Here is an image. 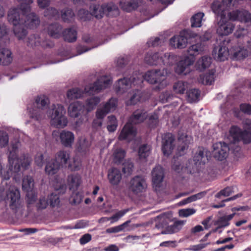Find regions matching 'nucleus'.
<instances>
[{"mask_svg": "<svg viewBox=\"0 0 251 251\" xmlns=\"http://www.w3.org/2000/svg\"><path fill=\"white\" fill-rule=\"evenodd\" d=\"M214 72L211 71L204 76L200 75L199 81L203 84L211 85L214 81Z\"/></svg>", "mask_w": 251, "mask_h": 251, "instance_id": "nucleus-48", "label": "nucleus"}, {"mask_svg": "<svg viewBox=\"0 0 251 251\" xmlns=\"http://www.w3.org/2000/svg\"><path fill=\"white\" fill-rule=\"evenodd\" d=\"M111 83L110 76H101L94 83L86 86L84 91L78 88L69 90L67 93V98L69 100H73L83 97L85 95H94L109 87Z\"/></svg>", "mask_w": 251, "mask_h": 251, "instance_id": "nucleus-3", "label": "nucleus"}, {"mask_svg": "<svg viewBox=\"0 0 251 251\" xmlns=\"http://www.w3.org/2000/svg\"><path fill=\"white\" fill-rule=\"evenodd\" d=\"M192 141L193 139L191 136L182 134L179 137L177 151L179 155H182L185 152L188 148V145Z\"/></svg>", "mask_w": 251, "mask_h": 251, "instance_id": "nucleus-20", "label": "nucleus"}, {"mask_svg": "<svg viewBox=\"0 0 251 251\" xmlns=\"http://www.w3.org/2000/svg\"><path fill=\"white\" fill-rule=\"evenodd\" d=\"M60 167L54 159H51L47 162L45 167L46 173L49 176H52L58 172Z\"/></svg>", "mask_w": 251, "mask_h": 251, "instance_id": "nucleus-32", "label": "nucleus"}, {"mask_svg": "<svg viewBox=\"0 0 251 251\" xmlns=\"http://www.w3.org/2000/svg\"><path fill=\"white\" fill-rule=\"evenodd\" d=\"M8 143V137L6 132H0V147H5Z\"/></svg>", "mask_w": 251, "mask_h": 251, "instance_id": "nucleus-59", "label": "nucleus"}, {"mask_svg": "<svg viewBox=\"0 0 251 251\" xmlns=\"http://www.w3.org/2000/svg\"><path fill=\"white\" fill-rule=\"evenodd\" d=\"M187 43V37L184 32H181L170 40V45L174 49H183L186 47Z\"/></svg>", "mask_w": 251, "mask_h": 251, "instance_id": "nucleus-18", "label": "nucleus"}, {"mask_svg": "<svg viewBox=\"0 0 251 251\" xmlns=\"http://www.w3.org/2000/svg\"><path fill=\"white\" fill-rule=\"evenodd\" d=\"M128 209H124L117 212L115 214L111 217V223H114L118 221L122 217H123L127 211Z\"/></svg>", "mask_w": 251, "mask_h": 251, "instance_id": "nucleus-58", "label": "nucleus"}, {"mask_svg": "<svg viewBox=\"0 0 251 251\" xmlns=\"http://www.w3.org/2000/svg\"><path fill=\"white\" fill-rule=\"evenodd\" d=\"M203 16L204 14L201 12L194 15L191 19L192 26L193 27H200L201 25V21Z\"/></svg>", "mask_w": 251, "mask_h": 251, "instance_id": "nucleus-52", "label": "nucleus"}, {"mask_svg": "<svg viewBox=\"0 0 251 251\" xmlns=\"http://www.w3.org/2000/svg\"><path fill=\"white\" fill-rule=\"evenodd\" d=\"M92 15L97 19H100L104 15L113 16L119 14L118 7L113 3L94 4L91 6Z\"/></svg>", "mask_w": 251, "mask_h": 251, "instance_id": "nucleus-10", "label": "nucleus"}, {"mask_svg": "<svg viewBox=\"0 0 251 251\" xmlns=\"http://www.w3.org/2000/svg\"><path fill=\"white\" fill-rule=\"evenodd\" d=\"M195 59L189 56H181L175 67V72L178 74L186 75L190 72V67L194 64Z\"/></svg>", "mask_w": 251, "mask_h": 251, "instance_id": "nucleus-12", "label": "nucleus"}, {"mask_svg": "<svg viewBox=\"0 0 251 251\" xmlns=\"http://www.w3.org/2000/svg\"><path fill=\"white\" fill-rule=\"evenodd\" d=\"M161 52L154 53L149 52L147 54L145 61L150 65H156L161 63Z\"/></svg>", "mask_w": 251, "mask_h": 251, "instance_id": "nucleus-37", "label": "nucleus"}, {"mask_svg": "<svg viewBox=\"0 0 251 251\" xmlns=\"http://www.w3.org/2000/svg\"><path fill=\"white\" fill-rule=\"evenodd\" d=\"M142 0H131L130 1H121L120 5L124 10L129 12L142 5Z\"/></svg>", "mask_w": 251, "mask_h": 251, "instance_id": "nucleus-27", "label": "nucleus"}, {"mask_svg": "<svg viewBox=\"0 0 251 251\" xmlns=\"http://www.w3.org/2000/svg\"><path fill=\"white\" fill-rule=\"evenodd\" d=\"M27 42L29 46H37L40 44V38L38 35H32L28 37Z\"/></svg>", "mask_w": 251, "mask_h": 251, "instance_id": "nucleus-57", "label": "nucleus"}, {"mask_svg": "<svg viewBox=\"0 0 251 251\" xmlns=\"http://www.w3.org/2000/svg\"><path fill=\"white\" fill-rule=\"evenodd\" d=\"M61 27L58 25H51L49 27V33L51 36L58 38L61 33Z\"/></svg>", "mask_w": 251, "mask_h": 251, "instance_id": "nucleus-54", "label": "nucleus"}, {"mask_svg": "<svg viewBox=\"0 0 251 251\" xmlns=\"http://www.w3.org/2000/svg\"><path fill=\"white\" fill-rule=\"evenodd\" d=\"M12 60L11 52L7 49H0V63L4 65L10 64Z\"/></svg>", "mask_w": 251, "mask_h": 251, "instance_id": "nucleus-34", "label": "nucleus"}, {"mask_svg": "<svg viewBox=\"0 0 251 251\" xmlns=\"http://www.w3.org/2000/svg\"><path fill=\"white\" fill-rule=\"evenodd\" d=\"M243 127L246 133H250L251 141V120L247 119L243 122Z\"/></svg>", "mask_w": 251, "mask_h": 251, "instance_id": "nucleus-61", "label": "nucleus"}, {"mask_svg": "<svg viewBox=\"0 0 251 251\" xmlns=\"http://www.w3.org/2000/svg\"><path fill=\"white\" fill-rule=\"evenodd\" d=\"M236 0L214 1L211 5L212 11L216 16V33L220 36H228L233 31L235 25L230 21H239L251 25V14L245 10L229 12L235 4Z\"/></svg>", "mask_w": 251, "mask_h": 251, "instance_id": "nucleus-1", "label": "nucleus"}, {"mask_svg": "<svg viewBox=\"0 0 251 251\" xmlns=\"http://www.w3.org/2000/svg\"><path fill=\"white\" fill-rule=\"evenodd\" d=\"M84 111V105L78 101L73 102L68 107V113L72 117L79 116Z\"/></svg>", "mask_w": 251, "mask_h": 251, "instance_id": "nucleus-24", "label": "nucleus"}, {"mask_svg": "<svg viewBox=\"0 0 251 251\" xmlns=\"http://www.w3.org/2000/svg\"><path fill=\"white\" fill-rule=\"evenodd\" d=\"M172 218L170 213H164L155 218V227L159 229L166 226Z\"/></svg>", "mask_w": 251, "mask_h": 251, "instance_id": "nucleus-26", "label": "nucleus"}, {"mask_svg": "<svg viewBox=\"0 0 251 251\" xmlns=\"http://www.w3.org/2000/svg\"><path fill=\"white\" fill-rule=\"evenodd\" d=\"M25 22H24V27L26 26L33 28L37 27L40 24L39 17L34 13H30V12H28L25 15Z\"/></svg>", "mask_w": 251, "mask_h": 251, "instance_id": "nucleus-22", "label": "nucleus"}, {"mask_svg": "<svg viewBox=\"0 0 251 251\" xmlns=\"http://www.w3.org/2000/svg\"><path fill=\"white\" fill-rule=\"evenodd\" d=\"M200 93L198 89H192L187 93V100L189 102H196L198 100Z\"/></svg>", "mask_w": 251, "mask_h": 251, "instance_id": "nucleus-47", "label": "nucleus"}, {"mask_svg": "<svg viewBox=\"0 0 251 251\" xmlns=\"http://www.w3.org/2000/svg\"><path fill=\"white\" fill-rule=\"evenodd\" d=\"M185 223V220H177L173 225L168 226L165 231H162L161 234L176 233L181 230Z\"/></svg>", "mask_w": 251, "mask_h": 251, "instance_id": "nucleus-30", "label": "nucleus"}, {"mask_svg": "<svg viewBox=\"0 0 251 251\" xmlns=\"http://www.w3.org/2000/svg\"><path fill=\"white\" fill-rule=\"evenodd\" d=\"M20 8L13 7L10 8L7 13V21L13 26V30L15 36L19 40H22L26 36L27 32L24 28L25 17L27 13L20 14Z\"/></svg>", "mask_w": 251, "mask_h": 251, "instance_id": "nucleus-4", "label": "nucleus"}, {"mask_svg": "<svg viewBox=\"0 0 251 251\" xmlns=\"http://www.w3.org/2000/svg\"><path fill=\"white\" fill-rule=\"evenodd\" d=\"M64 39L68 42H72L76 39V32L75 29L70 28L65 30L63 32Z\"/></svg>", "mask_w": 251, "mask_h": 251, "instance_id": "nucleus-44", "label": "nucleus"}, {"mask_svg": "<svg viewBox=\"0 0 251 251\" xmlns=\"http://www.w3.org/2000/svg\"><path fill=\"white\" fill-rule=\"evenodd\" d=\"M80 176L78 174H72L68 176L67 184L70 190L75 191L81 184Z\"/></svg>", "mask_w": 251, "mask_h": 251, "instance_id": "nucleus-25", "label": "nucleus"}, {"mask_svg": "<svg viewBox=\"0 0 251 251\" xmlns=\"http://www.w3.org/2000/svg\"><path fill=\"white\" fill-rule=\"evenodd\" d=\"M151 148L150 146L143 145L141 146L138 151V155L141 159H145L151 153Z\"/></svg>", "mask_w": 251, "mask_h": 251, "instance_id": "nucleus-49", "label": "nucleus"}, {"mask_svg": "<svg viewBox=\"0 0 251 251\" xmlns=\"http://www.w3.org/2000/svg\"><path fill=\"white\" fill-rule=\"evenodd\" d=\"M234 215V214H232L223 216L214 222V225L218 226V227H224L228 226L229 225V221L233 218Z\"/></svg>", "mask_w": 251, "mask_h": 251, "instance_id": "nucleus-42", "label": "nucleus"}, {"mask_svg": "<svg viewBox=\"0 0 251 251\" xmlns=\"http://www.w3.org/2000/svg\"><path fill=\"white\" fill-rule=\"evenodd\" d=\"M225 140L230 146L231 150L235 151L238 147L236 144L239 141H242L245 144L250 143L251 135L250 133H246L244 130L242 131L239 127L232 126L226 135Z\"/></svg>", "mask_w": 251, "mask_h": 251, "instance_id": "nucleus-7", "label": "nucleus"}, {"mask_svg": "<svg viewBox=\"0 0 251 251\" xmlns=\"http://www.w3.org/2000/svg\"><path fill=\"white\" fill-rule=\"evenodd\" d=\"M70 155L68 151L61 150L58 151L55 156V161L60 166L66 165L70 159Z\"/></svg>", "mask_w": 251, "mask_h": 251, "instance_id": "nucleus-29", "label": "nucleus"}, {"mask_svg": "<svg viewBox=\"0 0 251 251\" xmlns=\"http://www.w3.org/2000/svg\"><path fill=\"white\" fill-rule=\"evenodd\" d=\"M78 16L81 20L86 21L90 18L91 14L88 11L81 9L78 12Z\"/></svg>", "mask_w": 251, "mask_h": 251, "instance_id": "nucleus-62", "label": "nucleus"}, {"mask_svg": "<svg viewBox=\"0 0 251 251\" xmlns=\"http://www.w3.org/2000/svg\"><path fill=\"white\" fill-rule=\"evenodd\" d=\"M133 169V165L132 163L129 161H127L124 164L123 172L126 175L129 176L132 173Z\"/></svg>", "mask_w": 251, "mask_h": 251, "instance_id": "nucleus-56", "label": "nucleus"}, {"mask_svg": "<svg viewBox=\"0 0 251 251\" xmlns=\"http://www.w3.org/2000/svg\"><path fill=\"white\" fill-rule=\"evenodd\" d=\"M229 54L228 48L224 46H220L215 48L213 51L214 58L220 61H223L227 59Z\"/></svg>", "mask_w": 251, "mask_h": 251, "instance_id": "nucleus-21", "label": "nucleus"}, {"mask_svg": "<svg viewBox=\"0 0 251 251\" xmlns=\"http://www.w3.org/2000/svg\"><path fill=\"white\" fill-rule=\"evenodd\" d=\"M19 3L20 9L25 14L30 12V4L33 2V0H17Z\"/></svg>", "mask_w": 251, "mask_h": 251, "instance_id": "nucleus-46", "label": "nucleus"}, {"mask_svg": "<svg viewBox=\"0 0 251 251\" xmlns=\"http://www.w3.org/2000/svg\"><path fill=\"white\" fill-rule=\"evenodd\" d=\"M12 148L13 150L10 151L8 157L10 167L7 172L8 175L7 176H4L3 177L5 179H8L10 177V174H13L14 179L17 181L19 180V176H20L18 173L20 168L19 163H21L22 166L25 169L29 165L31 159L28 155H24L23 158L20 159L17 158L16 152L17 146H13Z\"/></svg>", "mask_w": 251, "mask_h": 251, "instance_id": "nucleus-5", "label": "nucleus"}, {"mask_svg": "<svg viewBox=\"0 0 251 251\" xmlns=\"http://www.w3.org/2000/svg\"><path fill=\"white\" fill-rule=\"evenodd\" d=\"M196 212V210L193 208L181 209L178 210V214L180 217L186 218L189 217Z\"/></svg>", "mask_w": 251, "mask_h": 251, "instance_id": "nucleus-53", "label": "nucleus"}, {"mask_svg": "<svg viewBox=\"0 0 251 251\" xmlns=\"http://www.w3.org/2000/svg\"><path fill=\"white\" fill-rule=\"evenodd\" d=\"M52 135L53 138H56L59 136L61 143L66 147H71L74 142L75 135L71 131L64 130L59 133L58 131L54 130L52 132Z\"/></svg>", "mask_w": 251, "mask_h": 251, "instance_id": "nucleus-17", "label": "nucleus"}, {"mask_svg": "<svg viewBox=\"0 0 251 251\" xmlns=\"http://www.w3.org/2000/svg\"><path fill=\"white\" fill-rule=\"evenodd\" d=\"M147 114L142 110L135 112L130 118V121L124 127L119 137L120 140L129 141L135 136L136 130L132 124H136L143 122L146 118Z\"/></svg>", "mask_w": 251, "mask_h": 251, "instance_id": "nucleus-6", "label": "nucleus"}, {"mask_svg": "<svg viewBox=\"0 0 251 251\" xmlns=\"http://www.w3.org/2000/svg\"><path fill=\"white\" fill-rule=\"evenodd\" d=\"M164 170L160 166H156L152 171L151 177L153 188L156 191H160L164 188Z\"/></svg>", "mask_w": 251, "mask_h": 251, "instance_id": "nucleus-13", "label": "nucleus"}, {"mask_svg": "<svg viewBox=\"0 0 251 251\" xmlns=\"http://www.w3.org/2000/svg\"><path fill=\"white\" fill-rule=\"evenodd\" d=\"M9 29L7 25L2 23H0V40L6 43L9 41Z\"/></svg>", "mask_w": 251, "mask_h": 251, "instance_id": "nucleus-39", "label": "nucleus"}, {"mask_svg": "<svg viewBox=\"0 0 251 251\" xmlns=\"http://www.w3.org/2000/svg\"><path fill=\"white\" fill-rule=\"evenodd\" d=\"M117 106L116 99L111 98L107 101L102 103L96 111V116L98 118H104L109 112L114 111Z\"/></svg>", "mask_w": 251, "mask_h": 251, "instance_id": "nucleus-15", "label": "nucleus"}, {"mask_svg": "<svg viewBox=\"0 0 251 251\" xmlns=\"http://www.w3.org/2000/svg\"><path fill=\"white\" fill-rule=\"evenodd\" d=\"M204 50L205 47L203 44L198 43L190 46L187 50V53L188 56L195 58V56L201 54Z\"/></svg>", "mask_w": 251, "mask_h": 251, "instance_id": "nucleus-31", "label": "nucleus"}, {"mask_svg": "<svg viewBox=\"0 0 251 251\" xmlns=\"http://www.w3.org/2000/svg\"><path fill=\"white\" fill-rule=\"evenodd\" d=\"M208 160L207 150L203 149H200L194 157L192 166L193 167V164L195 165L204 164Z\"/></svg>", "mask_w": 251, "mask_h": 251, "instance_id": "nucleus-23", "label": "nucleus"}, {"mask_svg": "<svg viewBox=\"0 0 251 251\" xmlns=\"http://www.w3.org/2000/svg\"><path fill=\"white\" fill-rule=\"evenodd\" d=\"M213 148L212 155L219 160L225 159L228 156L229 150H231L230 146L225 142L216 143L213 145Z\"/></svg>", "mask_w": 251, "mask_h": 251, "instance_id": "nucleus-14", "label": "nucleus"}, {"mask_svg": "<svg viewBox=\"0 0 251 251\" xmlns=\"http://www.w3.org/2000/svg\"><path fill=\"white\" fill-rule=\"evenodd\" d=\"M161 63L167 66H172L178 60L177 56L174 54L170 53H163L161 52Z\"/></svg>", "mask_w": 251, "mask_h": 251, "instance_id": "nucleus-33", "label": "nucleus"}, {"mask_svg": "<svg viewBox=\"0 0 251 251\" xmlns=\"http://www.w3.org/2000/svg\"><path fill=\"white\" fill-rule=\"evenodd\" d=\"M108 179L110 183L113 185L119 184L122 179V175L119 170L112 168L108 174Z\"/></svg>", "mask_w": 251, "mask_h": 251, "instance_id": "nucleus-28", "label": "nucleus"}, {"mask_svg": "<svg viewBox=\"0 0 251 251\" xmlns=\"http://www.w3.org/2000/svg\"><path fill=\"white\" fill-rule=\"evenodd\" d=\"M211 63V57L207 55H204L198 60L196 62V66L198 70L201 71L207 68H208Z\"/></svg>", "mask_w": 251, "mask_h": 251, "instance_id": "nucleus-35", "label": "nucleus"}, {"mask_svg": "<svg viewBox=\"0 0 251 251\" xmlns=\"http://www.w3.org/2000/svg\"><path fill=\"white\" fill-rule=\"evenodd\" d=\"M81 166V162L80 160L77 158H74L73 162L69 164V167L72 170H77L80 168Z\"/></svg>", "mask_w": 251, "mask_h": 251, "instance_id": "nucleus-63", "label": "nucleus"}, {"mask_svg": "<svg viewBox=\"0 0 251 251\" xmlns=\"http://www.w3.org/2000/svg\"><path fill=\"white\" fill-rule=\"evenodd\" d=\"M129 99L126 100L127 105L136 104L141 100V93L138 90H135L130 93Z\"/></svg>", "mask_w": 251, "mask_h": 251, "instance_id": "nucleus-40", "label": "nucleus"}, {"mask_svg": "<svg viewBox=\"0 0 251 251\" xmlns=\"http://www.w3.org/2000/svg\"><path fill=\"white\" fill-rule=\"evenodd\" d=\"M130 221L128 220L121 225L107 228L106 230V232L108 233H117L121 231H123L128 226V224L130 223Z\"/></svg>", "mask_w": 251, "mask_h": 251, "instance_id": "nucleus-51", "label": "nucleus"}, {"mask_svg": "<svg viewBox=\"0 0 251 251\" xmlns=\"http://www.w3.org/2000/svg\"><path fill=\"white\" fill-rule=\"evenodd\" d=\"M107 128L109 132L115 131L118 126V123L116 117L113 115L107 117Z\"/></svg>", "mask_w": 251, "mask_h": 251, "instance_id": "nucleus-50", "label": "nucleus"}, {"mask_svg": "<svg viewBox=\"0 0 251 251\" xmlns=\"http://www.w3.org/2000/svg\"><path fill=\"white\" fill-rule=\"evenodd\" d=\"M233 192V188L232 187H226L225 189L221 190L216 195V197L220 198L221 196L227 197L231 194Z\"/></svg>", "mask_w": 251, "mask_h": 251, "instance_id": "nucleus-60", "label": "nucleus"}, {"mask_svg": "<svg viewBox=\"0 0 251 251\" xmlns=\"http://www.w3.org/2000/svg\"><path fill=\"white\" fill-rule=\"evenodd\" d=\"M74 16V13L71 9H66L61 12V18L64 22H69Z\"/></svg>", "mask_w": 251, "mask_h": 251, "instance_id": "nucleus-55", "label": "nucleus"}, {"mask_svg": "<svg viewBox=\"0 0 251 251\" xmlns=\"http://www.w3.org/2000/svg\"><path fill=\"white\" fill-rule=\"evenodd\" d=\"M188 88V84L186 82L178 81L173 86V90L177 94H182Z\"/></svg>", "mask_w": 251, "mask_h": 251, "instance_id": "nucleus-43", "label": "nucleus"}, {"mask_svg": "<svg viewBox=\"0 0 251 251\" xmlns=\"http://www.w3.org/2000/svg\"><path fill=\"white\" fill-rule=\"evenodd\" d=\"M142 82L141 76H133L130 79L124 78L119 79L115 85L117 93L122 94L132 87V85H139Z\"/></svg>", "mask_w": 251, "mask_h": 251, "instance_id": "nucleus-11", "label": "nucleus"}, {"mask_svg": "<svg viewBox=\"0 0 251 251\" xmlns=\"http://www.w3.org/2000/svg\"><path fill=\"white\" fill-rule=\"evenodd\" d=\"M49 100L45 96L37 97L35 102L31 107H28V115L30 118L36 121L43 119L46 117L45 113L50 120L51 125L56 127H64L68 123L65 116L66 111L61 104H52L48 109Z\"/></svg>", "mask_w": 251, "mask_h": 251, "instance_id": "nucleus-2", "label": "nucleus"}, {"mask_svg": "<svg viewBox=\"0 0 251 251\" xmlns=\"http://www.w3.org/2000/svg\"><path fill=\"white\" fill-rule=\"evenodd\" d=\"M125 151L120 148L115 147L113 150L112 159L115 163H120L125 157Z\"/></svg>", "mask_w": 251, "mask_h": 251, "instance_id": "nucleus-36", "label": "nucleus"}, {"mask_svg": "<svg viewBox=\"0 0 251 251\" xmlns=\"http://www.w3.org/2000/svg\"><path fill=\"white\" fill-rule=\"evenodd\" d=\"M231 53H233L234 58L237 60H241L248 56L249 51L244 48L238 47L233 49V52L231 51Z\"/></svg>", "mask_w": 251, "mask_h": 251, "instance_id": "nucleus-38", "label": "nucleus"}, {"mask_svg": "<svg viewBox=\"0 0 251 251\" xmlns=\"http://www.w3.org/2000/svg\"><path fill=\"white\" fill-rule=\"evenodd\" d=\"M48 205L47 199L45 197L41 198L36 204V206L39 209H45Z\"/></svg>", "mask_w": 251, "mask_h": 251, "instance_id": "nucleus-64", "label": "nucleus"}, {"mask_svg": "<svg viewBox=\"0 0 251 251\" xmlns=\"http://www.w3.org/2000/svg\"><path fill=\"white\" fill-rule=\"evenodd\" d=\"M100 102V98L98 97H94L87 99L85 103L87 111L89 112L92 110Z\"/></svg>", "mask_w": 251, "mask_h": 251, "instance_id": "nucleus-45", "label": "nucleus"}, {"mask_svg": "<svg viewBox=\"0 0 251 251\" xmlns=\"http://www.w3.org/2000/svg\"><path fill=\"white\" fill-rule=\"evenodd\" d=\"M34 186V181L32 178L30 176H27L24 178L23 180L22 187L24 190L28 193L31 192Z\"/></svg>", "mask_w": 251, "mask_h": 251, "instance_id": "nucleus-41", "label": "nucleus"}, {"mask_svg": "<svg viewBox=\"0 0 251 251\" xmlns=\"http://www.w3.org/2000/svg\"><path fill=\"white\" fill-rule=\"evenodd\" d=\"M167 72L165 70L162 71H150L147 72L144 75H138L137 76L143 77L144 79L150 83L155 84V89L160 90L165 87L168 82L166 80ZM143 80V79H142Z\"/></svg>", "mask_w": 251, "mask_h": 251, "instance_id": "nucleus-9", "label": "nucleus"}, {"mask_svg": "<svg viewBox=\"0 0 251 251\" xmlns=\"http://www.w3.org/2000/svg\"><path fill=\"white\" fill-rule=\"evenodd\" d=\"M174 138L170 133L166 134L162 140V150L165 155L168 156L172 152L174 149Z\"/></svg>", "mask_w": 251, "mask_h": 251, "instance_id": "nucleus-19", "label": "nucleus"}, {"mask_svg": "<svg viewBox=\"0 0 251 251\" xmlns=\"http://www.w3.org/2000/svg\"><path fill=\"white\" fill-rule=\"evenodd\" d=\"M9 201L10 207L14 210L21 206L20 194L19 190L14 186L3 189L0 188V201Z\"/></svg>", "mask_w": 251, "mask_h": 251, "instance_id": "nucleus-8", "label": "nucleus"}, {"mask_svg": "<svg viewBox=\"0 0 251 251\" xmlns=\"http://www.w3.org/2000/svg\"><path fill=\"white\" fill-rule=\"evenodd\" d=\"M146 187L147 184L145 179L140 176L134 177L128 183L129 190L135 194L143 192Z\"/></svg>", "mask_w": 251, "mask_h": 251, "instance_id": "nucleus-16", "label": "nucleus"}]
</instances>
